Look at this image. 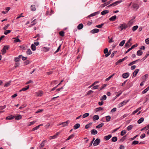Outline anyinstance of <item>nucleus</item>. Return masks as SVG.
Here are the masks:
<instances>
[{"instance_id":"22","label":"nucleus","mask_w":149,"mask_h":149,"mask_svg":"<svg viewBox=\"0 0 149 149\" xmlns=\"http://www.w3.org/2000/svg\"><path fill=\"white\" fill-rule=\"evenodd\" d=\"M80 126V125L79 123L76 124L74 126V130H76L79 128Z\"/></svg>"},{"instance_id":"38","label":"nucleus","mask_w":149,"mask_h":149,"mask_svg":"<svg viewBox=\"0 0 149 149\" xmlns=\"http://www.w3.org/2000/svg\"><path fill=\"white\" fill-rule=\"evenodd\" d=\"M11 81H9L6 83L4 85V86L5 87H7L10 85Z\"/></svg>"},{"instance_id":"35","label":"nucleus","mask_w":149,"mask_h":149,"mask_svg":"<svg viewBox=\"0 0 149 149\" xmlns=\"http://www.w3.org/2000/svg\"><path fill=\"white\" fill-rule=\"evenodd\" d=\"M31 48L33 51H35L36 50V47L35 45L33 44L31 45Z\"/></svg>"},{"instance_id":"64","label":"nucleus","mask_w":149,"mask_h":149,"mask_svg":"<svg viewBox=\"0 0 149 149\" xmlns=\"http://www.w3.org/2000/svg\"><path fill=\"white\" fill-rule=\"evenodd\" d=\"M145 42L146 44H149V38H147L146 39Z\"/></svg>"},{"instance_id":"48","label":"nucleus","mask_w":149,"mask_h":149,"mask_svg":"<svg viewBox=\"0 0 149 149\" xmlns=\"http://www.w3.org/2000/svg\"><path fill=\"white\" fill-rule=\"evenodd\" d=\"M11 31L10 30H6L5 32H4V34L6 35H7L8 33H10L11 32Z\"/></svg>"},{"instance_id":"51","label":"nucleus","mask_w":149,"mask_h":149,"mask_svg":"<svg viewBox=\"0 0 149 149\" xmlns=\"http://www.w3.org/2000/svg\"><path fill=\"white\" fill-rule=\"evenodd\" d=\"M59 35L62 37L64 36V32L63 31H61L59 33Z\"/></svg>"},{"instance_id":"55","label":"nucleus","mask_w":149,"mask_h":149,"mask_svg":"<svg viewBox=\"0 0 149 149\" xmlns=\"http://www.w3.org/2000/svg\"><path fill=\"white\" fill-rule=\"evenodd\" d=\"M10 24H8L7 25L3 28V29L4 30H6L8 28V27L10 26Z\"/></svg>"},{"instance_id":"15","label":"nucleus","mask_w":149,"mask_h":149,"mask_svg":"<svg viewBox=\"0 0 149 149\" xmlns=\"http://www.w3.org/2000/svg\"><path fill=\"white\" fill-rule=\"evenodd\" d=\"M139 71V69H136L133 73V76L134 77L136 76Z\"/></svg>"},{"instance_id":"43","label":"nucleus","mask_w":149,"mask_h":149,"mask_svg":"<svg viewBox=\"0 0 149 149\" xmlns=\"http://www.w3.org/2000/svg\"><path fill=\"white\" fill-rule=\"evenodd\" d=\"M138 26H134L132 28V30L133 31H136L138 28Z\"/></svg>"},{"instance_id":"7","label":"nucleus","mask_w":149,"mask_h":149,"mask_svg":"<svg viewBox=\"0 0 149 149\" xmlns=\"http://www.w3.org/2000/svg\"><path fill=\"white\" fill-rule=\"evenodd\" d=\"M129 75V74L128 72L122 74V77L124 78H127Z\"/></svg>"},{"instance_id":"34","label":"nucleus","mask_w":149,"mask_h":149,"mask_svg":"<svg viewBox=\"0 0 149 149\" xmlns=\"http://www.w3.org/2000/svg\"><path fill=\"white\" fill-rule=\"evenodd\" d=\"M149 89V86L144 90L142 92V94L146 93Z\"/></svg>"},{"instance_id":"52","label":"nucleus","mask_w":149,"mask_h":149,"mask_svg":"<svg viewBox=\"0 0 149 149\" xmlns=\"http://www.w3.org/2000/svg\"><path fill=\"white\" fill-rule=\"evenodd\" d=\"M139 143V141H134L132 142V145H136Z\"/></svg>"},{"instance_id":"37","label":"nucleus","mask_w":149,"mask_h":149,"mask_svg":"<svg viewBox=\"0 0 149 149\" xmlns=\"http://www.w3.org/2000/svg\"><path fill=\"white\" fill-rule=\"evenodd\" d=\"M125 40H123L119 44V46L122 47L123 46L124 44Z\"/></svg>"},{"instance_id":"44","label":"nucleus","mask_w":149,"mask_h":149,"mask_svg":"<svg viewBox=\"0 0 149 149\" xmlns=\"http://www.w3.org/2000/svg\"><path fill=\"white\" fill-rule=\"evenodd\" d=\"M96 112H97L98 111H101V110H103V109L101 107H99L98 108H97L96 109Z\"/></svg>"},{"instance_id":"16","label":"nucleus","mask_w":149,"mask_h":149,"mask_svg":"<svg viewBox=\"0 0 149 149\" xmlns=\"http://www.w3.org/2000/svg\"><path fill=\"white\" fill-rule=\"evenodd\" d=\"M111 136H112L111 135L109 134L108 136H105L104 138L106 140H108L111 137Z\"/></svg>"},{"instance_id":"17","label":"nucleus","mask_w":149,"mask_h":149,"mask_svg":"<svg viewBox=\"0 0 149 149\" xmlns=\"http://www.w3.org/2000/svg\"><path fill=\"white\" fill-rule=\"evenodd\" d=\"M92 134L95 135L97 133V131L95 129H93L91 131Z\"/></svg>"},{"instance_id":"57","label":"nucleus","mask_w":149,"mask_h":149,"mask_svg":"<svg viewBox=\"0 0 149 149\" xmlns=\"http://www.w3.org/2000/svg\"><path fill=\"white\" fill-rule=\"evenodd\" d=\"M126 136H125L122 137L120 140V141L123 142L126 139Z\"/></svg>"},{"instance_id":"39","label":"nucleus","mask_w":149,"mask_h":149,"mask_svg":"<svg viewBox=\"0 0 149 149\" xmlns=\"http://www.w3.org/2000/svg\"><path fill=\"white\" fill-rule=\"evenodd\" d=\"M148 74H146L142 77V79L145 80L148 78Z\"/></svg>"},{"instance_id":"50","label":"nucleus","mask_w":149,"mask_h":149,"mask_svg":"<svg viewBox=\"0 0 149 149\" xmlns=\"http://www.w3.org/2000/svg\"><path fill=\"white\" fill-rule=\"evenodd\" d=\"M1 51L2 52V54L3 55L5 54L6 53V50L4 48H3V49L1 50Z\"/></svg>"},{"instance_id":"56","label":"nucleus","mask_w":149,"mask_h":149,"mask_svg":"<svg viewBox=\"0 0 149 149\" xmlns=\"http://www.w3.org/2000/svg\"><path fill=\"white\" fill-rule=\"evenodd\" d=\"M129 101V100H127L126 101L125 100L124 101L122 102H121V103L122 104L123 106L124 105L126 104L127 103V102Z\"/></svg>"},{"instance_id":"41","label":"nucleus","mask_w":149,"mask_h":149,"mask_svg":"<svg viewBox=\"0 0 149 149\" xmlns=\"http://www.w3.org/2000/svg\"><path fill=\"white\" fill-rule=\"evenodd\" d=\"M107 99V96L105 95H104L101 98L100 100H105Z\"/></svg>"},{"instance_id":"3","label":"nucleus","mask_w":149,"mask_h":149,"mask_svg":"<svg viewBox=\"0 0 149 149\" xmlns=\"http://www.w3.org/2000/svg\"><path fill=\"white\" fill-rule=\"evenodd\" d=\"M121 2V1H116L114 2L113 3H112L111 4H110L109 6H107V7H110L111 6H115L117 5L118 4L120 3Z\"/></svg>"},{"instance_id":"10","label":"nucleus","mask_w":149,"mask_h":149,"mask_svg":"<svg viewBox=\"0 0 149 149\" xmlns=\"http://www.w3.org/2000/svg\"><path fill=\"white\" fill-rule=\"evenodd\" d=\"M116 15H114L113 16L111 17H110L109 19V20L110 21H115L116 18Z\"/></svg>"},{"instance_id":"33","label":"nucleus","mask_w":149,"mask_h":149,"mask_svg":"<svg viewBox=\"0 0 149 149\" xmlns=\"http://www.w3.org/2000/svg\"><path fill=\"white\" fill-rule=\"evenodd\" d=\"M117 138L116 136H114L111 139V141L113 142H115L117 141Z\"/></svg>"},{"instance_id":"60","label":"nucleus","mask_w":149,"mask_h":149,"mask_svg":"<svg viewBox=\"0 0 149 149\" xmlns=\"http://www.w3.org/2000/svg\"><path fill=\"white\" fill-rule=\"evenodd\" d=\"M39 128V126H37L36 127H34L32 129V131H34L38 129Z\"/></svg>"},{"instance_id":"49","label":"nucleus","mask_w":149,"mask_h":149,"mask_svg":"<svg viewBox=\"0 0 149 149\" xmlns=\"http://www.w3.org/2000/svg\"><path fill=\"white\" fill-rule=\"evenodd\" d=\"M124 61L123 60V58L122 59H119L118 60V61H117L116 63V65H117L119 63H120L123 61Z\"/></svg>"},{"instance_id":"29","label":"nucleus","mask_w":149,"mask_h":149,"mask_svg":"<svg viewBox=\"0 0 149 149\" xmlns=\"http://www.w3.org/2000/svg\"><path fill=\"white\" fill-rule=\"evenodd\" d=\"M42 49L44 52H46L49 51V48L47 47H44L42 48Z\"/></svg>"},{"instance_id":"11","label":"nucleus","mask_w":149,"mask_h":149,"mask_svg":"<svg viewBox=\"0 0 149 149\" xmlns=\"http://www.w3.org/2000/svg\"><path fill=\"white\" fill-rule=\"evenodd\" d=\"M109 12V11L108 10H105L103 11L101 13V14L102 15H104L108 13Z\"/></svg>"},{"instance_id":"53","label":"nucleus","mask_w":149,"mask_h":149,"mask_svg":"<svg viewBox=\"0 0 149 149\" xmlns=\"http://www.w3.org/2000/svg\"><path fill=\"white\" fill-rule=\"evenodd\" d=\"M93 93V91H91V90H90L87 92V93L86 95H89L91 94L92 93Z\"/></svg>"},{"instance_id":"12","label":"nucleus","mask_w":149,"mask_h":149,"mask_svg":"<svg viewBox=\"0 0 149 149\" xmlns=\"http://www.w3.org/2000/svg\"><path fill=\"white\" fill-rule=\"evenodd\" d=\"M135 18V17H134L133 19H132L130 20L129 22H128V24L130 26H131L132 25V24H133V23L134 22V19Z\"/></svg>"},{"instance_id":"62","label":"nucleus","mask_w":149,"mask_h":149,"mask_svg":"<svg viewBox=\"0 0 149 149\" xmlns=\"http://www.w3.org/2000/svg\"><path fill=\"white\" fill-rule=\"evenodd\" d=\"M33 83V81L32 80H30L29 81L25 83V84L27 85V84H29L30 83Z\"/></svg>"},{"instance_id":"19","label":"nucleus","mask_w":149,"mask_h":149,"mask_svg":"<svg viewBox=\"0 0 149 149\" xmlns=\"http://www.w3.org/2000/svg\"><path fill=\"white\" fill-rule=\"evenodd\" d=\"M31 10L33 11H35L36 10L35 6L34 5H32L31 6Z\"/></svg>"},{"instance_id":"32","label":"nucleus","mask_w":149,"mask_h":149,"mask_svg":"<svg viewBox=\"0 0 149 149\" xmlns=\"http://www.w3.org/2000/svg\"><path fill=\"white\" fill-rule=\"evenodd\" d=\"M143 52L141 50H138L137 52V55L138 56H141Z\"/></svg>"},{"instance_id":"4","label":"nucleus","mask_w":149,"mask_h":149,"mask_svg":"<svg viewBox=\"0 0 149 149\" xmlns=\"http://www.w3.org/2000/svg\"><path fill=\"white\" fill-rule=\"evenodd\" d=\"M59 132H57L56 133V134L54 135V136L49 137V138L50 140L53 139H54L57 137L59 135Z\"/></svg>"},{"instance_id":"5","label":"nucleus","mask_w":149,"mask_h":149,"mask_svg":"<svg viewBox=\"0 0 149 149\" xmlns=\"http://www.w3.org/2000/svg\"><path fill=\"white\" fill-rule=\"evenodd\" d=\"M100 142V140L99 139H97L94 142L93 145L96 146L99 145Z\"/></svg>"},{"instance_id":"20","label":"nucleus","mask_w":149,"mask_h":149,"mask_svg":"<svg viewBox=\"0 0 149 149\" xmlns=\"http://www.w3.org/2000/svg\"><path fill=\"white\" fill-rule=\"evenodd\" d=\"M99 119V116L98 115H94L93 117V120H98Z\"/></svg>"},{"instance_id":"42","label":"nucleus","mask_w":149,"mask_h":149,"mask_svg":"<svg viewBox=\"0 0 149 149\" xmlns=\"http://www.w3.org/2000/svg\"><path fill=\"white\" fill-rule=\"evenodd\" d=\"M126 133V132L125 130H123L121 132L120 135L121 136H123Z\"/></svg>"},{"instance_id":"46","label":"nucleus","mask_w":149,"mask_h":149,"mask_svg":"<svg viewBox=\"0 0 149 149\" xmlns=\"http://www.w3.org/2000/svg\"><path fill=\"white\" fill-rule=\"evenodd\" d=\"M149 55V51H148V52L146 54L145 56L142 59H143V61L145 60Z\"/></svg>"},{"instance_id":"36","label":"nucleus","mask_w":149,"mask_h":149,"mask_svg":"<svg viewBox=\"0 0 149 149\" xmlns=\"http://www.w3.org/2000/svg\"><path fill=\"white\" fill-rule=\"evenodd\" d=\"M92 123H90L89 124L86 125L85 127V128L86 129H88L91 126V125L92 124Z\"/></svg>"},{"instance_id":"54","label":"nucleus","mask_w":149,"mask_h":149,"mask_svg":"<svg viewBox=\"0 0 149 149\" xmlns=\"http://www.w3.org/2000/svg\"><path fill=\"white\" fill-rule=\"evenodd\" d=\"M103 23L101 24L100 25H97L96 27L99 28H101L102 27V26L104 25Z\"/></svg>"},{"instance_id":"23","label":"nucleus","mask_w":149,"mask_h":149,"mask_svg":"<svg viewBox=\"0 0 149 149\" xmlns=\"http://www.w3.org/2000/svg\"><path fill=\"white\" fill-rule=\"evenodd\" d=\"M74 136H75V134H72L71 135H70L68 137V138L66 140V141L68 140H70V139H71L73 138L74 137Z\"/></svg>"},{"instance_id":"1","label":"nucleus","mask_w":149,"mask_h":149,"mask_svg":"<svg viewBox=\"0 0 149 149\" xmlns=\"http://www.w3.org/2000/svg\"><path fill=\"white\" fill-rule=\"evenodd\" d=\"M69 123L70 121L69 120H67L66 122H63L60 123L59 125H63L62 126V127L67 126Z\"/></svg>"},{"instance_id":"13","label":"nucleus","mask_w":149,"mask_h":149,"mask_svg":"<svg viewBox=\"0 0 149 149\" xmlns=\"http://www.w3.org/2000/svg\"><path fill=\"white\" fill-rule=\"evenodd\" d=\"M46 142V140H44L41 143V144H40V145L39 146V147L40 149H41V148H43V147L44 146H45L44 143Z\"/></svg>"},{"instance_id":"61","label":"nucleus","mask_w":149,"mask_h":149,"mask_svg":"<svg viewBox=\"0 0 149 149\" xmlns=\"http://www.w3.org/2000/svg\"><path fill=\"white\" fill-rule=\"evenodd\" d=\"M20 61L18 57H15V61L16 62L19 61Z\"/></svg>"},{"instance_id":"9","label":"nucleus","mask_w":149,"mask_h":149,"mask_svg":"<svg viewBox=\"0 0 149 149\" xmlns=\"http://www.w3.org/2000/svg\"><path fill=\"white\" fill-rule=\"evenodd\" d=\"M13 39L15 40H14V42H21V40L17 38H13Z\"/></svg>"},{"instance_id":"63","label":"nucleus","mask_w":149,"mask_h":149,"mask_svg":"<svg viewBox=\"0 0 149 149\" xmlns=\"http://www.w3.org/2000/svg\"><path fill=\"white\" fill-rule=\"evenodd\" d=\"M104 52L105 54H106L108 52V49L107 48H105L104 50Z\"/></svg>"},{"instance_id":"27","label":"nucleus","mask_w":149,"mask_h":149,"mask_svg":"<svg viewBox=\"0 0 149 149\" xmlns=\"http://www.w3.org/2000/svg\"><path fill=\"white\" fill-rule=\"evenodd\" d=\"M104 125V123H101L100 124H99L96 127V128H100L102 127Z\"/></svg>"},{"instance_id":"24","label":"nucleus","mask_w":149,"mask_h":149,"mask_svg":"<svg viewBox=\"0 0 149 149\" xmlns=\"http://www.w3.org/2000/svg\"><path fill=\"white\" fill-rule=\"evenodd\" d=\"M144 118L143 117L140 118L138 121L137 122L139 124H140L142 123L144 120Z\"/></svg>"},{"instance_id":"21","label":"nucleus","mask_w":149,"mask_h":149,"mask_svg":"<svg viewBox=\"0 0 149 149\" xmlns=\"http://www.w3.org/2000/svg\"><path fill=\"white\" fill-rule=\"evenodd\" d=\"M22 116L21 115H19L18 116H15V119L16 120H18L21 119L22 118Z\"/></svg>"},{"instance_id":"45","label":"nucleus","mask_w":149,"mask_h":149,"mask_svg":"<svg viewBox=\"0 0 149 149\" xmlns=\"http://www.w3.org/2000/svg\"><path fill=\"white\" fill-rule=\"evenodd\" d=\"M89 114L88 113H84L83 115V118H86L89 116Z\"/></svg>"},{"instance_id":"14","label":"nucleus","mask_w":149,"mask_h":149,"mask_svg":"<svg viewBox=\"0 0 149 149\" xmlns=\"http://www.w3.org/2000/svg\"><path fill=\"white\" fill-rule=\"evenodd\" d=\"M99 13V12H96L95 13H93L91 14V15L88 16L87 17H93L95 16L97 14H98Z\"/></svg>"},{"instance_id":"2","label":"nucleus","mask_w":149,"mask_h":149,"mask_svg":"<svg viewBox=\"0 0 149 149\" xmlns=\"http://www.w3.org/2000/svg\"><path fill=\"white\" fill-rule=\"evenodd\" d=\"M119 27L121 29V31H122L123 29H126L127 27V26L124 23L121 24Z\"/></svg>"},{"instance_id":"6","label":"nucleus","mask_w":149,"mask_h":149,"mask_svg":"<svg viewBox=\"0 0 149 149\" xmlns=\"http://www.w3.org/2000/svg\"><path fill=\"white\" fill-rule=\"evenodd\" d=\"M132 6L134 9L135 10H136L139 8V5L137 4H133Z\"/></svg>"},{"instance_id":"31","label":"nucleus","mask_w":149,"mask_h":149,"mask_svg":"<svg viewBox=\"0 0 149 149\" xmlns=\"http://www.w3.org/2000/svg\"><path fill=\"white\" fill-rule=\"evenodd\" d=\"M15 118V116H13L12 117L10 116H8L6 118V119L7 120H12Z\"/></svg>"},{"instance_id":"47","label":"nucleus","mask_w":149,"mask_h":149,"mask_svg":"<svg viewBox=\"0 0 149 149\" xmlns=\"http://www.w3.org/2000/svg\"><path fill=\"white\" fill-rule=\"evenodd\" d=\"M132 127H133L132 125H129L127 127V129L128 130L130 131V130H131L132 129Z\"/></svg>"},{"instance_id":"30","label":"nucleus","mask_w":149,"mask_h":149,"mask_svg":"<svg viewBox=\"0 0 149 149\" xmlns=\"http://www.w3.org/2000/svg\"><path fill=\"white\" fill-rule=\"evenodd\" d=\"M26 53L28 55H30L32 54V52L30 49H28L26 51Z\"/></svg>"},{"instance_id":"18","label":"nucleus","mask_w":149,"mask_h":149,"mask_svg":"<svg viewBox=\"0 0 149 149\" xmlns=\"http://www.w3.org/2000/svg\"><path fill=\"white\" fill-rule=\"evenodd\" d=\"M132 44L130 43H128V41L125 44V47L126 48H127L129 47H130L131 45Z\"/></svg>"},{"instance_id":"26","label":"nucleus","mask_w":149,"mask_h":149,"mask_svg":"<svg viewBox=\"0 0 149 149\" xmlns=\"http://www.w3.org/2000/svg\"><path fill=\"white\" fill-rule=\"evenodd\" d=\"M43 93L42 91H40L39 92L36 93L37 96H41L42 95Z\"/></svg>"},{"instance_id":"8","label":"nucleus","mask_w":149,"mask_h":149,"mask_svg":"<svg viewBox=\"0 0 149 149\" xmlns=\"http://www.w3.org/2000/svg\"><path fill=\"white\" fill-rule=\"evenodd\" d=\"M99 30L97 29H95L91 31V32L92 33H95L98 32Z\"/></svg>"},{"instance_id":"28","label":"nucleus","mask_w":149,"mask_h":149,"mask_svg":"<svg viewBox=\"0 0 149 149\" xmlns=\"http://www.w3.org/2000/svg\"><path fill=\"white\" fill-rule=\"evenodd\" d=\"M139 60H140V59H138L136 60L135 61H133L132 62L130 63L128 65L129 66L131 65L135 64L136 62L138 61Z\"/></svg>"},{"instance_id":"25","label":"nucleus","mask_w":149,"mask_h":149,"mask_svg":"<svg viewBox=\"0 0 149 149\" xmlns=\"http://www.w3.org/2000/svg\"><path fill=\"white\" fill-rule=\"evenodd\" d=\"M83 25L81 23L79 24L77 26V29H81L83 28Z\"/></svg>"},{"instance_id":"59","label":"nucleus","mask_w":149,"mask_h":149,"mask_svg":"<svg viewBox=\"0 0 149 149\" xmlns=\"http://www.w3.org/2000/svg\"><path fill=\"white\" fill-rule=\"evenodd\" d=\"M36 121H33L32 122H30L29 123V126H30L31 125H33L35 123H36Z\"/></svg>"},{"instance_id":"40","label":"nucleus","mask_w":149,"mask_h":149,"mask_svg":"<svg viewBox=\"0 0 149 149\" xmlns=\"http://www.w3.org/2000/svg\"><path fill=\"white\" fill-rule=\"evenodd\" d=\"M106 120L107 122H108L110 120L111 117L110 116H106Z\"/></svg>"},{"instance_id":"58","label":"nucleus","mask_w":149,"mask_h":149,"mask_svg":"<svg viewBox=\"0 0 149 149\" xmlns=\"http://www.w3.org/2000/svg\"><path fill=\"white\" fill-rule=\"evenodd\" d=\"M37 37H38V38L36 40H38L40 38V35L39 34H38L35 36L33 37L34 38H35Z\"/></svg>"}]
</instances>
